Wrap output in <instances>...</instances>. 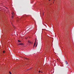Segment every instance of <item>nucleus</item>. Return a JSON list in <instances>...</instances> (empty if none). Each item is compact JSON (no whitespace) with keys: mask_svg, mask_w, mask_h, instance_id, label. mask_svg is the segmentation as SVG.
I'll use <instances>...</instances> for the list:
<instances>
[{"mask_svg":"<svg viewBox=\"0 0 74 74\" xmlns=\"http://www.w3.org/2000/svg\"><path fill=\"white\" fill-rule=\"evenodd\" d=\"M9 73H10V74H11V71H9Z\"/></svg>","mask_w":74,"mask_h":74,"instance_id":"nucleus-8","label":"nucleus"},{"mask_svg":"<svg viewBox=\"0 0 74 74\" xmlns=\"http://www.w3.org/2000/svg\"><path fill=\"white\" fill-rule=\"evenodd\" d=\"M65 62H66L65 63H66V64H68V63H67V61H66Z\"/></svg>","mask_w":74,"mask_h":74,"instance_id":"nucleus-4","label":"nucleus"},{"mask_svg":"<svg viewBox=\"0 0 74 74\" xmlns=\"http://www.w3.org/2000/svg\"><path fill=\"white\" fill-rule=\"evenodd\" d=\"M43 14V15H44V14Z\"/></svg>","mask_w":74,"mask_h":74,"instance_id":"nucleus-14","label":"nucleus"},{"mask_svg":"<svg viewBox=\"0 0 74 74\" xmlns=\"http://www.w3.org/2000/svg\"><path fill=\"white\" fill-rule=\"evenodd\" d=\"M12 15H13V14H14V13H12Z\"/></svg>","mask_w":74,"mask_h":74,"instance_id":"nucleus-12","label":"nucleus"},{"mask_svg":"<svg viewBox=\"0 0 74 74\" xmlns=\"http://www.w3.org/2000/svg\"><path fill=\"white\" fill-rule=\"evenodd\" d=\"M12 18H14V16H12Z\"/></svg>","mask_w":74,"mask_h":74,"instance_id":"nucleus-10","label":"nucleus"},{"mask_svg":"<svg viewBox=\"0 0 74 74\" xmlns=\"http://www.w3.org/2000/svg\"><path fill=\"white\" fill-rule=\"evenodd\" d=\"M37 46V45H36V47Z\"/></svg>","mask_w":74,"mask_h":74,"instance_id":"nucleus-11","label":"nucleus"},{"mask_svg":"<svg viewBox=\"0 0 74 74\" xmlns=\"http://www.w3.org/2000/svg\"><path fill=\"white\" fill-rule=\"evenodd\" d=\"M29 30H28L27 31H27H28Z\"/></svg>","mask_w":74,"mask_h":74,"instance_id":"nucleus-15","label":"nucleus"},{"mask_svg":"<svg viewBox=\"0 0 74 74\" xmlns=\"http://www.w3.org/2000/svg\"><path fill=\"white\" fill-rule=\"evenodd\" d=\"M3 53H5V51H3Z\"/></svg>","mask_w":74,"mask_h":74,"instance_id":"nucleus-9","label":"nucleus"},{"mask_svg":"<svg viewBox=\"0 0 74 74\" xmlns=\"http://www.w3.org/2000/svg\"><path fill=\"white\" fill-rule=\"evenodd\" d=\"M30 29H32V27H31L29 29V30H30Z\"/></svg>","mask_w":74,"mask_h":74,"instance_id":"nucleus-6","label":"nucleus"},{"mask_svg":"<svg viewBox=\"0 0 74 74\" xmlns=\"http://www.w3.org/2000/svg\"><path fill=\"white\" fill-rule=\"evenodd\" d=\"M28 42H29V43H31V44H32V43L31 42H30V41H29V40L28 41Z\"/></svg>","mask_w":74,"mask_h":74,"instance_id":"nucleus-3","label":"nucleus"},{"mask_svg":"<svg viewBox=\"0 0 74 74\" xmlns=\"http://www.w3.org/2000/svg\"><path fill=\"white\" fill-rule=\"evenodd\" d=\"M23 45V43H20L18 44L19 45Z\"/></svg>","mask_w":74,"mask_h":74,"instance_id":"nucleus-1","label":"nucleus"},{"mask_svg":"<svg viewBox=\"0 0 74 74\" xmlns=\"http://www.w3.org/2000/svg\"><path fill=\"white\" fill-rule=\"evenodd\" d=\"M49 0V1H50V0Z\"/></svg>","mask_w":74,"mask_h":74,"instance_id":"nucleus-13","label":"nucleus"},{"mask_svg":"<svg viewBox=\"0 0 74 74\" xmlns=\"http://www.w3.org/2000/svg\"><path fill=\"white\" fill-rule=\"evenodd\" d=\"M18 42H21V41L19 40H18Z\"/></svg>","mask_w":74,"mask_h":74,"instance_id":"nucleus-5","label":"nucleus"},{"mask_svg":"<svg viewBox=\"0 0 74 74\" xmlns=\"http://www.w3.org/2000/svg\"><path fill=\"white\" fill-rule=\"evenodd\" d=\"M40 72H41V73H42V72H41V71H39V73H40Z\"/></svg>","mask_w":74,"mask_h":74,"instance_id":"nucleus-7","label":"nucleus"},{"mask_svg":"<svg viewBox=\"0 0 74 74\" xmlns=\"http://www.w3.org/2000/svg\"><path fill=\"white\" fill-rule=\"evenodd\" d=\"M36 45V43H35L34 44V47H35Z\"/></svg>","mask_w":74,"mask_h":74,"instance_id":"nucleus-2","label":"nucleus"}]
</instances>
